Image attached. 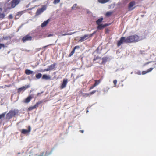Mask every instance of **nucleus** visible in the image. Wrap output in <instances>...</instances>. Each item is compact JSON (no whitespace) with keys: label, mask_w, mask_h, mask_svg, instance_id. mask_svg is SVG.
<instances>
[{"label":"nucleus","mask_w":156,"mask_h":156,"mask_svg":"<svg viewBox=\"0 0 156 156\" xmlns=\"http://www.w3.org/2000/svg\"><path fill=\"white\" fill-rule=\"evenodd\" d=\"M90 93H86L84 94V96H86L87 97L88 96H90Z\"/></svg>","instance_id":"obj_34"},{"label":"nucleus","mask_w":156,"mask_h":156,"mask_svg":"<svg viewBox=\"0 0 156 156\" xmlns=\"http://www.w3.org/2000/svg\"><path fill=\"white\" fill-rule=\"evenodd\" d=\"M109 30L108 29H106V33L108 32H109Z\"/></svg>","instance_id":"obj_44"},{"label":"nucleus","mask_w":156,"mask_h":156,"mask_svg":"<svg viewBox=\"0 0 156 156\" xmlns=\"http://www.w3.org/2000/svg\"><path fill=\"white\" fill-rule=\"evenodd\" d=\"M12 15H10L9 16V18L10 19H11L12 18Z\"/></svg>","instance_id":"obj_42"},{"label":"nucleus","mask_w":156,"mask_h":156,"mask_svg":"<svg viewBox=\"0 0 156 156\" xmlns=\"http://www.w3.org/2000/svg\"><path fill=\"white\" fill-rule=\"evenodd\" d=\"M136 74L139 75H140L141 74V72L140 71H138L136 72Z\"/></svg>","instance_id":"obj_38"},{"label":"nucleus","mask_w":156,"mask_h":156,"mask_svg":"<svg viewBox=\"0 0 156 156\" xmlns=\"http://www.w3.org/2000/svg\"><path fill=\"white\" fill-rule=\"evenodd\" d=\"M108 90L109 88L107 87H106L105 88H104V89H103V91L105 93L107 92V91H108Z\"/></svg>","instance_id":"obj_26"},{"label":"nucleus","mask_w":156,"mask_h":156,"mask_svg":"<svg viewBox=\"0 0 156 156\" xmlns=\"http://www.w3.org/2000/svg\"><path fill=\"white\" fill-rule=\"evenodd\" d=\"M18 113L19 110L17 109H14L11 110L6 114V118L7 119H10L12 117H15Z\"/></svg>","instance_id":"obj_1"},{"label":"nucleus","mask_w":156,"mask_h":156,"mask_svg":"<svg viewBox=\"0 0 156 156\" xmlns=\"http://www.w3.org/2000/svg\"><path fill=\"white\" fill-rule=\"evenodd\" d=\"M31 131V127L30 126H29L28 128V130H26L25 129H22L21 130V133L24 134H26L27 133H30Z\"/></svg>","instance_id":"obj_8"},{"label":"nucleus","mask_w":156,"mask_h":156,"mask_svg":"<svg viewBox=\"0 0 156 156\" xmlns=\"http://www.w3.org/2000/svg\"><path fill=\"white\" fill-rule=\"evenodd\" d=\"M67 79L65 78L63 79L62 85L60 87V88L62 89L65 88L67 84Z\"/></svg>","instance_id":"obj_4"},{"label":"nucleus","mask_w":156,"mask_h":156,"mask_svg":"<svg viewBox=\"0 0 156 156\" xmlns=\"http://www.w3.org/2000/svg\"><path fill=\"white\" fill-rule=\"evenodd\" d=\"M135 3L134 2H130L129 5V11L132 10L134 9L135 8Z\"/></svg>","instance_id":"obj_10"},{"label":"nucleus","mask_w":156,"mask_h":156,"mask_svg":"<svg viewBox=\"0 0 156 156\" xmlns=\"http://www.w3.org/2000/svg\"><path fill=\"white\" fill-rule=\"evenodd\" d=\"M41 93H38L37 94V96H39V95L40 94H41Z\"/></svg>","instance_id":"obj_47"},{"label":"nucleus","mask_w":156,"mask_h":156,"mask_svg":"<svg viewBox=\"0 0 156 156\" xmlns=\"http://www.w3.org/2000/svg\"><path fill=\"white\" fill-rule=\"evenodd\" d=\"M32 38V37H31V36L29 35H27L24 37L23 39H30Z\"/></svg>","instance_id":"obj_24"},{"label":"nucleus","mask_w":156,"mask_h":156,"mask_svg":"<svg viewBox=\"0 0 156 156\" xmlns=\"http://www.w3.org/2000/svg\"><path fill=\"white\" fill-rule=\"evenodd\" d=\"M53 35V34H50L48 35V36L49 37V36H52Z\"/></svg>","instance_id":"obj_49"},{"label":"nucleus","mask_w":156,"mask_h":156,"mask_svg":"<svg viewBox=\"0 0 156 156\" xmlns=\"http://www.w3.org/2000/svg\"><path fill=\"white\" fill-rule=\"evenodd\" d=\"M112 13V12H108L106 13V15L107 16H110Z\"/></svg>","instance_id":"obj_28"},{"label":"nucleus","mask_w":156,"mask_h":156,"mask_svg":"<svg viewBox=\"0 0 156 156\" xmlns=\"http://www.w3.org/2000/svg\"><path fill=\"white\" fill-rule=\"evenodd\" d=\"M5 15L4 14H2L0 15V18H3L5 17Z\"/></svg>","instance_id":"obj_39"},{"label":"nucleus","mask_w":156,"mask_h":156,"mask_svg":"<svg viewBox=\"0 0 156 156\" xmlns=\"http://www.w3.org/2000/svg\"><path fill=\"white\" fill-rule=\"evenodd\" d=\"M99 57L98 56L96 57H95L94 59H93V61H94L95 60H97V59H99Z\"/></svg>","instance_id":"obj_37"},{"label":"nucleus","mask_w":156,"mask_h":156,"mask_svg":"<svg viewBox=\"0 0 156 156\" xmlns=\"http://www.w3.org/2000/svg\"><path fill=\"white\" fill-rule=\"evenodd\" d=\"M93 34L88 35V34H86L84 35L82 37L81 39H84V38H88L92 36Z\"/></svg>","instance_id":"obj_18"},{"label":"nucleus","mask_w":156,"mask_h":156,"mask_svg":"<svg viewBox=\"0 0 156 156\" xmlns=\"http://www.w3.org/2000/svg\"><path fill=\"white\" fill-rule=\"evenodd\" d=\"M103 20V18H100L99 19H98L97 21V25H99L100 24V23H101Z\"/></svg>","instance_id":"obj_21"},{"label":"nucleus","mask_w":156,"mask_h":156,"mask_svg":"<svg viewBox=\"0 0 156 156\" xmlns=\"http://www.w3.org/2000/svg\"><path fill=\"white\" fill-rule=\"evenodd\" d=\"M153 68H150L149 69H148V70H147V72L148 73L149 72L151 71L152 70H153Z\"/></svg>","instance_id":"obj_35"},{"label":"nucleus","mask_w":156,"mask_h":156,"mask_svg":"<svg viewBox=\"0 0 156 156\" xmlns=\"http://www.w3.org/2000/svg\"><path fill=\"white\" fill-rule=\"evenodd\" d=\"M1 10H2V9L1 8H0V11H1Z\"/></svg>","instance_id":"obj_51"},{"label":"nucleus","mask_w":156,"mask_h":156,"mask_svg":"<svg viewBox=\"0 0 156 156\" xmlns=\"http://www.w3.org/2000/svg\"><path fill=\"white\" fill-rule=\"evenodd\" d=\"M139 38V37L136 35H134L129 36L128 37V39H138Z\"/></svg>","instance_id":"obj_14"},{"label":"nucleus","mask_w":156,"mask_h":156,"mask_svg":"<svg viewBox=\"0 0 156 156\" xmlns=\"http://www.w3.org/2000/svg\"><path fill=\"white\" fill-rule=\"evenodd\" d=\"M80 48V47L79 46L77 45L76 46H75L74 48H73L72 51H71V52H70V54H69V57H70L73 55V54L74 53L75 51V50L76 49H79Z\"/></svg>","instance_id":"obj_12"},{"label":"nucleus","mask_w":156,"mask_h":156,"mask_svg":"<svg viewBox=\"0 0 156 156\" xmlns=\"http://www.w3.org/2000/svg\"><path fill=\"white\" fill-rule=\"evenodd\" d=\"M45 154V152H43L41 153V154H41V155L44 156Z\"/></svg>","instance_id":"obj_40"},{"label":"nucleus","mask_w":156,"mask_h":156,"mask_svg":"<svg viewBox=\"0 0 156 156\" xmlns=\"http://www.w3.org/2000/svg\"><path fill=\"white\" fill-rule=\"evenodd\" d=\"M25 73L27 75H29L30 74H33L34 72L32 70L29 69H26L25 70Z\"/></svg>","instance_id":"obj_13"},{"label":"nucleus","mask_w":156,"mask_h":156,"mask_svg":"<svg viewBox=\"0 0 156 156\" xmlns=\"http://www.w3.org/2000/svg\"><path fill=\"white\" fill-rule=\"evenodd\" d=\"M46 6H44L42 8L39 9L36 12V15H38L44 11L46 9Z\"/></svg>","instance_id":"obj_9"},{"label":"nucleus","mask_w":156,"mask_h":156,"mask_svg":"<svg viewBox=\"0 0 156 156\" xmlns=\"http://www.w3.org/2000/svg\"><path fill=\"white\" fill-rule=\"evenodd\" d=\"M29 87V85H27L26 86H23L21 88L18 89L17 92L20 93L22 91H24L26 89H27Z\"/></svg>","instance_id":"obj_7"},{"label":"nucleus","mask_w":156,"mask_h":156,"mask_svg":"<svg viewBox=\"0 0 156 156\" xmlns=\"http://www.w3.org/2000/svg\"><path fill=\"white\" fill-rule=\"evenodd\" d=\"M83 40H80L79 41H78V42H83Z\"/></svg>","instance_id":"obj_45"},{"label":"nucleus","mask_w":156,"mask_h":156,"mask_svg":"<svg viewBox=\"0 0 156 156\" xmlns=\"http://www.w3.org/2000/svg\"><path fill=\"white\" fill-rule=\"evenodd\" d=\"M101 81V79H100L98 80H94L95 83L94 84L95 86H97L100 83Z\"/></svg>","instance_id":"obj_19"},{"label":"nucleus","mask_w":156,"mask_h":156,"mask_svg":"<svg viewBox=\"0 0 156 156\" xmlns=\"http://www.w3.org/2000/svg\"><path fill=\"white\" fill-rule=\"evenodd\" d=\"M104 59H105L104 58H102V63L104 62H105Z\"/></svg>","instance_id":"obj_43"},{"label":"nucleus","mask_w":156,"mask_h":156,"mask_svg":"<svg viewBox=\"0 0 156 156\" xmlns=\"http://www.w3.org/2000/svg\"><path fill=\"white\" fill-rule=\"evenodd\" d=\"M5 47V44H1L0 43V50L1 48H4Z\"/></svg>","instance_id":"obj_25"},{"label":"nucleus","mask_w":156,"mask_h":156,"mask_svg":"<svg viewBox=\"0 0 156 156\" xmlns=\"http://www.w3.org/2000/svg\"><path fill=\"white\" fill-rule=\"evenodd\" d=\"M49 21H50V20L49 19H48L47 20L44 21L42 24L41 25V27H45L48 23Z\"/></svg>","instance_id":"obj_16"},{"label":"nucleus","mask_w":156,"mask_h":156,"mask_svg":"<svg viewBox=\"0 0 156 156\" xmlns=\"http://www.w3.org/2000/svg\"><path fill=\"white\" fill-rule=\"evenodd\" d=\"M56 65V63H54L53 64H52L51 65L49 66L47 68L45 69V71H49L50 70H52L55 68V66Z\"/></svg>","instance_id":"obj_5"},{"label":"nucleus","mask_w":156,"mask_h":156,"mask_svg":"<svg viewBox=\"0 0 156 156\" xmlns=\"http://www.w3.org/2000/svg\"><path fill=\"white\" fill-rule=\"evenodd\" d=\"M60 0H55L54 2V3L55 4H56L59 2Z\"/></svg>","instance_id":"obj_29"},{"label":"nucleus","mask_w":156,"mask_h":156,"mask_svg":"<svg viewBox=\"0 0 156 156\" xmlns=\"http://www.w3.org/2000/svg\"><path fill=\"white\" fill-rule=\"evenodd\" d=\"M33 97V96L32 95H29L25 100H24V102L25 103H29Z\"/></svg>","instance_id":"obj_11"},{"label":"nucleus","mask_w":156,"mask_h":156,"mask_svg":"<svg viewBox=\"0 0 156 156\" xmlns=\"http://www.w3.org/2000/svg\"><path fill=\"white\" fill-rule=\"evenodd\" d=\"M51 153V152L49 153L46 151L45 152V154L44 156L40 155H39L38 156H48V155H49Z\"/></svg>","instance_id":"obj_27"},{"label":"nucleus","mask_w":156,"mask_h":156,"mask_svg":"<svg viewBox=\"0 0 156 156\" xmlns=\"http://www.w3.org/2000/svg\"><path fill=\"white\" fill-rule=\"evenodd\" d=\"M42 74L40 73H39L38 74H36L35 77L37 79H39L41 77H42Z\"/></svg>","instance_id":"obj_23"},{"label":"nucleus","mask_w":156,"mask_h":156,"mask_svg":"<svg viewBox=\"0 0 156 156\" xmlns=\"http://www.w3.org/2000/svg\"><path fill=\"white\" fill-rule=\"evenodd\" d=\"M109 0H98V1L101 3H105L108 1Z\"/></svg>","instance_id":"obj_22"},{"label":"nucleus","mask_w":156,"mask_h":156,"mask_svg":"<svg viewBox=\"0 0 156 156\" xmlns=\"http://www.w3.org/2000/svg\"><path fill=\"white\" fill-rule=\"evenodd\" d=\"M79 131L82 133H83V130H81Z\"/></svg>","instance_id":"obj_46"},{"label":"nucleus","mask_w":156,"mask_h":156,"mask_svg":"<svg viewBox=\"0 0 156 156\" xmlns=\"http://www.w3.org/2000/svg\"><path fill=\"white\" fill-rule=\"evenodd\" d=\"M96 91H97L96 90H94L91 92H90V95L94 94L95 93H96Z\"/></svg>","instance_id":"obj_31"},{"label":"nucleus","mask_w":156,"mask_h":156,"mask_svg":"<svg viewBox=\"0 0 156 156\" xmlns=\"http://www.w3.org/2000/svg\"><path fill=\"white\" fill-rule=\"evenodd\" d=\"M20 0H13L11 2V7L12 8H14L20 2Z\"/></svg>","instance_id":"obj_6"},{"label":"nucleus","mask_w":156,"mask_h":156,"mask_svg":"<svg viewBox=\"0 0 156 156\" xmlns=\"http://www.w3.org/2000/svg\"><path fill=\"white\" fill-rule=\"evenodd\" d=\"M71 34H62V35H61L62 36H65V35H70Z\"/></svg>","instance_id":"obj_41"},{"label":"nucleus","mask_w":156,"mask_h":156,"mask_svg":"<svg viewBox=\"0 0 156 156\" xmlns=\"http://www.w3.org/2000/svg\"><path fill=\"white\" fill-rule=\"evenodd\" d=\"M137 40H120L118 41L117 45L118 47L120 46L124 43H128L133 42H138Z\"/></svg>","instance_id":"obj_2"},{"label":"nucleus","mask_w":156,"mask_h":156,"mask_svg":"<svg viewBox=\"0 0 156 156\" xmlns=\"http://www.w3.org/2000/svg\"><path fill=\"white\" fill-rule=\"evenodd\" d=\"M76 7H77V4H75L73 5L72 8L73 9H75L76 8Z\"/></svg>","instance_id":"obj_36"},{"label":"nucleus","mask_w":156,"mask_h":156,"mask_svg":"<svg viewBox=\"0 0 156 156\" xmlns=\"http://www.w3.org/2000/svg\"><path fill=\"white\" fill-rule=\"evenodd\" d=\"M42 78L43 79L45 80H51V77L48 76L46 74H44L43 75Z\"/></svg>","instance_id":"obj_17"},{"label":"nucleus","mask_w":156,"mask_h":156,"mask_svg":"<svg viewBox=\"0 0 156 156\" xmlns=\"http://www.w3.org/2000/svg\"><path fill=\"white\" fill-rule=\"evenodd\" d=\"M6 114V112H4L2 114H0V120L2 118H4Z\"/></svg>","instance_id":"obj_20"},{"label":"nucleus","mask_w":156,"mask_h":156,"mask_svg":"<svg viewBox=\"0 0 156 156\" xmlns=\"http://www.w3.org/2000/svg\"><path fill=\"white\" fill-rule=\"evenodd\" d=\"M96 86H95V85L94 84L92 85L91 86L89 89V90H90L91 89H93L95 87H96Z\"/></svg>","instance_id":"obj_30"},{"label":"nucleus","mask_w":156,"mask_h":156,"mask_svg":"<svg viewBox=\"0 0 156 156\" xmlns=\"http://www.w3.org/2000/svg\"><path fill=\"white\" fill-rule=\"evenodd\" d=\"M148 73V72L147 70L143 71L142 73V75H144L146 73Z\"/></svg>","instance_id":"obj_32"},{"label":"nucleus","mask_w":156,"mask_h":156,"mask_svg":"<svg viewBox=\"0 0 156 156\" xmlns=\"http://www.w3.org/2000/svg\"><path fill=\"white\" fill-rule=\"evenodd\" d=\"M43 102L42 101H39L36 103L34 106L29 107V108L27 109V111H32V110L38 108L39 105L42 103Z\"/></svg>","instance_id":"obj_3"},{"label":"nucleus","mask_w":156,"mask_h":156,"mask_svg":"<svg viewBox=\"0 0 156 156\" xmlns=\"http://www.w3.org/2000/svg\"><path fill=\"white\" fill-rule=\"evenodd\" d=\"M113 83L115 85V86H116V85L117 83V80H115L113 81Z\"/></svg>","instance_id":"obj_33"},{"label":"nucleus","mask_w":156,"mask_h":156,"mask_svg":"<svg viewBox=\"0 0 156 156\" xmlns=\"http://www.w3.org/2000/svg\"><path fill=\"white\" fill-rule=\"evenodd\" d=\"M23 40V42H25L27 40Z\"/></svg>","instance_id":"obj_48"},{"label":"nucleus","mask_w":156,"mask_h":156,"mask_svg":"<svg viewBox=\"0 0 156 156\" xmlns=\"http://www.w3.org/2000/svg\"><path fill=\"white\" fill-rule=\"evenodd\" d=\"M87 112H88V110L87 111Z\"/></svg>","instance_id":"obj_52"},{"label":"nucleus","mask_w":156,"mask_h":156,"mask_svg":"<svg viewBox=\"0 0 156 156\" xmlns=\"http://www.w3.org/2000/svg\"><path fill=\"white\" fill-rule=\"evenodd\" d=\"M98 25V26L97 27V28L98 29H99L100 30H101V29H102V28H104L105 27L108 25H107V24L103 25L102 24H99V25Z\"/></svg>","instance_id":"obj_15"},{"label":"nucleus","mask_w":156,"mask_h":156,"mask_svg":"<svg viewBox=\"0 0 156 156\" xmlns=\"http://www.w3.org/2000/svg\"><path fill=\"white\" fill-rule=\"evenodd\" d=\"M125 38L124 37H121L120 39H125Z\"/></svg>","instance_id":"obj_50"}]
</instances>
